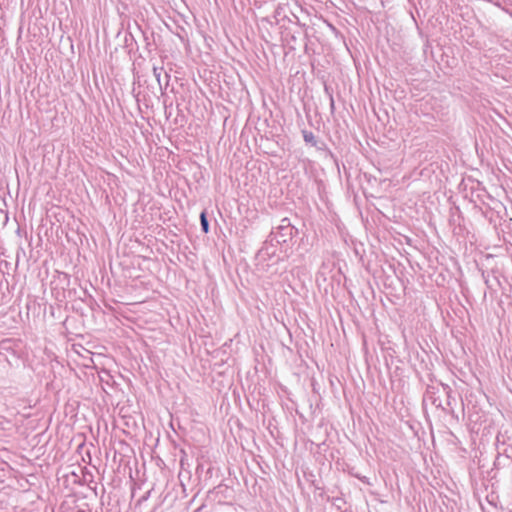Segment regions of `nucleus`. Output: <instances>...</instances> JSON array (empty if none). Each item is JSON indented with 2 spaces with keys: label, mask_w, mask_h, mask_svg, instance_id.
Returning a JSON list of instances; mask_svg holds the SVG:
<instances>
[{
  "label": "nucleus",
  "mask_w": 512,
  "mask_h": 512,
  "mask_svg": "<svg viewBox=\"0 0 512 512\" xmlns=\"http://www.w3.org/2000/svg\"><path fill=\"white\" fill-rule=\"evenodd\" d=\"M293 232L294 227L291 225L290 220L288 218H283L280 225L277 227L275 234L278 241L285 242L287 238H291L293 236Z\"/></svg>",
  "instance_id": "f257e3e1"
},
{
  "label": "nucleus",
  "mask_w": 512,
  "mask_h": 512,
  "mask_svg": "<svg viewBox=\"0 0 512 512\" xmlns=\"http://www.w3.org/2000/svg\"><path fill=\"white\" fill-rule=\"evenodd\" d=\"M200 222H201V228L202 230L207 233L209 231V223L206 217V213L202 212L200 215Z\"/></svg>",
  "instance_id": "f03ea898"
},
{
  "label": "nucleus",
  "mask_w": 512,
  "mask_h": 512,
  "mask_svg": "<svg viewBox=\"0 0 512 512\" xmlns=\"http://www.w3.org/2000/svg\"><path fill=\"white\" fill-rule=\"evenodd\" d=\"M164 72L163 68L160 67H153V74L157 80V82L159 83L160 87L162 86V79H161V76H162V73Z\"/></svg>",
  "instance_id": "7ed1b4c3"
},
{
  "label": "nucleus",
  "mask_w": 512,
  "mask_h": 512,
  "mask_svg": "<svg viewBox=\"0 0 512 512\" xmlns=\"http://www.w3.org/2000/svg\"><path fill=\"white\" fill-rule=\"evenodd\" d=\"M304 140L309 143H315L314 141V135L312 132L304 131L303 133Z\"/></svg>",
  "instance_id": "20e7f679"
},
{
  "label": "nucleus",
  "mask_w": 512,
  "mask_h": 512,
  "mask_svg": "<svg viewBox=\"0 0 512 512\" xmlns=\"http://www.w3.org/2000/svg\"><path fill=\"white\" fill-rule=\"evenodd\" d=\"M164 78H165V86L168 84V74L164 72Z\"/></svg>",
  "instance_id": "39448f33"
}]
</instances>
